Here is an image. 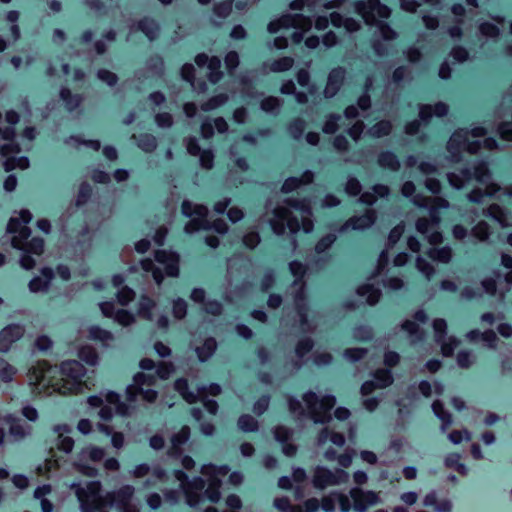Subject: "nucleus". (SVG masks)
Returning a JSON list of instances; mask_svg holds the SVG:
<instances>
[{"label":"nucleus","instance_id":"1","mask_svg":"<svg viewBox=\"0 0 512 512\" xmlns=\"http://www.w3.org/2000/svg\"><path fill=\"white\" fill-rule=\"evenodd\" d=\"M85 367L76 360L63 362L59 368L40 362L29 371V382L39 392L63 395L82 392L86 387Z\"/></svg>","mask_w":512,"mask_h":512},{"label":"nucleus","instance_id":"2","mask_svg":"<svg viewBox=\"0 0 512 512\" xmlns=\"http://www.w3.org/2000/svg\"><path fill=\"white\" fill-rule=\"evenodd\" d=\"M72 488L76 489V496L82 512H104L108 503L110 507H115L119 512H137L132 501L133 489L130 486L122 488L108 501L104 500L99 494V482H88L85 486L73 484Z\"/></svg>","mask_w":512,"mask_h":512},{"label":"nucleus","instance_id":"3","mask_svg":"<svg viewBox=\"0 0 512 512\" xmlns=\"http://www.w3.org/2000/svg\"><path fill=\"white\" fill-rule=\"evenodd\" d=\"M228 470L225 466L214 467L204 466L202 474L207 478L208 487L204 491V482L198 478L193 482H186V477L181 471H176L173 475L178 486L182 489V494L190 507H197L204 503L207 498L210 502H216L219 499L217 488L221 482L220 477L225 476Z\"/></svg>","mask_w":512,"mask_h":512},{"label":"nucleus","instance_id":"4","mask_svg":"<svg viewBox=\"0 0 512 512\" xmlns=\"http://www.w3.org/2000/svg\"><path fill=\"white\" fill-rule=\"evenodd\" d=\"M31 220V214L28 210H22L19 217H12L8 223V232L14 234L12 244L15 248L22 249L25 254L21 258V266L24 269H31L34 267V260L28 255L29 253L40 255L43 251V241L41 239L33 238L27 241L29 236V229L27 224Z\"/></svg>","mask_w":512,"mask_h":512},{"label":"nucleus","instance_id":"5","mask_svg":"<svg viewBox=\"0 0 512 512\" xmlns=\"http://www.w3.org/2000/svg\"><path fill=\"white\" fill-rule=\"evenodd\" d=\"M350 496L353 500V505L351 504L348 496L341 493H332L323 498L322 509L325 512H333L335 510V503H338L342 512H349L352 508L356 512H364L369 507L381 502L379 493L364 491L360 488L351 489Z\"/></svg>","mask_w":512,"mask_h":512},{"label":"nucleus","instance_id":"6","mask_svg":"<svg viewBox=\"0 0 512 512\" xmlns=\"http://www.w3.org/2000/svg\"><path fill=\"white\" fill-rule=\"evenodd\" d=\"M310 211L302 207L294 206V211L286 208H279L275 211L274 218L271 220V226L276 234H281L287 227L292 233L303 230L308 233L312 230L313 224L309 218Z\"/></svg>","mask_w":512,"mask_h":512},{"label":"nucleus","instance_id":"7","mask_svg":"<svg viewBox=\"0 0 512 512\" xmlns=\"http://www.w3.org/2000/svg\"><path fill=\"white\" fill-rule=\"evenodd\" d=\"M413 201L415 204L419 206L427 207L431 217V221H428L424 218L419 219L417 222V230L420 233L427 235V238L431 245H436L440 243L442 240V236L436 230V226L440 220V210L445 209L448 206L447 201L438 197L422 200L418 196H415Z\"/></svg>","mask_w":512,"mask_h":512},{"label":"nucleus","instance_id":"8","mask_svg":"<svg viewBox=\"0 0 512 512\" xmlns=\"http://www.w3.org/2000/svg\"><path fill=\"white\" fill-rule=\"evenodd\" d=\"M140 367L144 372L134 376L133 384L127 387V398L130 402H134L140 395L148 402L156 398V392L150 387L155 385L156 378L151 373L154 369V363L150 359H143Z\"/></svg>","mask_w":512,"mask_h":512},{"label":"nucleus","instance_id":"9","mask_svg":"<svg viewBox=\"0 0 512 512\" xmlns=\"http://www.w3.org/2000/svg\"><path fill=\"white\" fill-rule=\"evenodd\" d=\"M305 408L298 402L291 401L290 408L296 412L298 410L307 411L315 422H325L330 418L329 410L333 407L335 399L332 396H316L314 393L305 394L303 397Z\"/></svg>","mask_w":512,"mask_h":512},{"label":"nucleus","instance_id":"10","mask_svg":"<svg viewBox=\"0 0 512 512\" xmlns=\"http://www.w3.org/2000/svg\"><path fill=\"white\" fill-rule=\"evenodd\" d=\"M358 13L368 25H376L380 34L385 39L393 37V31L384 23V19L390 16V9L381 5L378 0H368L366 4L356 7Z\"/></svg>","mask_w":512,"mask_h":512},{"label":"nucleus","instance_id":"11","mask_svg":"<svg viewBox=\"0 0 512 512\" xmlns=\"http://www.w3.org/2000/svg\"><path fill=\"white\" fill-rule=\"evenodd\" d=\"M182 212L191 218V221L185 226L187 233L209 228H213L219 233H224L227 230V226L222 220H216L212 226L209 225L206 220L207 209L204 206L193 205L191 202L185 201L182 204Z\"/></svg>","mask_w":512,"mask_h":512},{"label":"nucleus","instance_id":"12","mask_svg":"<svg viewBox=\"0 0 512 512\" xmlns=\"http://www.w3.org/2000/svg\"><path fill=\"white\" fill-rule=\"evenodd\" d=\"M87 401L92 408L100 409L98 415L105 421L112 418L114 411L123 416L128 414V407L119 401V396L114 392L90 396Z\"/></svg>","mask_w":512,"mask_h":512},{"label":"nucleus","instance_id":"13","mask_svg":"<svg viewBox=\"0 0 512 512\" xmlns=\"http://www.w3.org/2000/svg\"><path fill=\"white\" fill-rule=\"evenodd\" d=\"M311 27V21L303 16H284L279 20L272 21L268 25V31L270 33H277L280 30L284 31V34H288V31L293 28L294 31L291 36L293 41L298 43L303 38V33L309 30Z\"/></svg>","mask_w":512,"mask_h":512},{"label":"nucleus","instance_id":"14","mask_svg":"<svg viewBox=\"0 0 512 512\" xmlns=\"http://www.w3.org/2000/svg\"><path fill=\"white\" fill-rule=\"evenodd\" d=\"M472 178H475L477 182L481 186H484L485 188V194L486 195H493L497 191V187L493 183H488V180L490 178L488 174L487 167L484 163H480L474 168L473 173L470 172H464L463 173V179H460L456 174L452 173L448 176L449 182L452 186L455 188H462L465 186L466 182L470 181Z\"/></svg>","mask_w":512,"mask_h":512},{"label":"nucleus","instance_id":"15","mask_svg":"<svg viewBox=\"0 0 512 512\" xmlns=\"http://www.w3.org/2000/svg\"><path fill=\"white\" fill-rule=\"evenodd\" d=\"M349 475L344 470L337 469L331 472L325 468L318 467L315 471L313 483L317 488H326L332 485H338L347 482Z\"/></svg>","mask_w":512,"mask_h":512},{"label":"nucleus","instance_id":"16","mask_svg":"<svg viewBox=\"0 0 512 512\" xmlns=\"http://www.w3.org/2000/svg\"><path fill=\"white\" fill-rule=\"evenodd\" d=\"M176 390L181 394V396L189 403L196 402L197 399L200 400L205 410L210 414L214 415L217 410V404L214 401H210L206 399V393L204 390H198L197 394L186 391L187 382L185 380H178L175 383Z\"/></svg>","mask_w":512,"mask_h":512},{"label":"nucleus","instance_id":"17","mask_svg":"<svg viewBox=\"0 0 512 512\" xmlns=\"http://www.w3.org/2000/svg\"><path fill=\"white\" fill-rule=\"evenodd\" d=\"M1 154L5 157V169L6 171H10L16 168L21 170L26 169L29 165V161L25 157H18L19 149L17 145L14 144L13 141L9 142L1 146L0 148Z\"/></svg>","mask_w":512,"mask_h":512},{"label":"nucleus","instance_id":"18","mask_svg":"<svg viewBox=\"0 0 512 512\" xmlns=\"http://www.w3.org/2000/svg\"><path fill=\"white\" fill-rule=\"evenodd\" d=\"M9 425L10 433L15 437H22L26 434V429L15 421L6 411L0 410V445L4 439V429Z\"/></svg>","mask_w":512,"mask_h":512},{"label":"nucleus","instance_id":"19","mask_svg":"<svg viewBox=\"0 0 512 512\" xmlns=\"http://www.w3.org/2000/svg\"><path fill=\"white\" fill-rule=\"evenodd\" d=\"M275 507L282 512H317L319 503L317 499H309L304 504V509L300 506H290L285 498L276 499Z\"/></svg>","mask_w":512,"mask_h":512},{"label":"nucleus","instance_id":"20","mask_svg":"<svg viewBox=\"0 0 512 512\" xmlns=\"http://www.w3.org/2000/svg\"><path fill=\"white\" fill-rule=\"evenodd\" d=\"M156 261L163 267L166 275L176 276L178 274V256L174 253L164 250L157 251Z\"/></svg>","mask_w":512,"mask_h":512},{"label":"nucleus","instance_id":"21","mask_svg":"<svg viewBox=\"0 0 512 512\" xmlns=\"http://www.w3.org/2000/svg\"><path fill=\"white\" fill-rule=\"evenodd\" d=\"M100 309L104 316L114 318L119 324L127 326L133 322L134 317L125 310L114 312V305L111 302L100 303Z\"/></svg>","mask_w":512,"mask_h":512},{"label":"nucleus","instance_id":"22","mask_svg":"<svg viewBox=\"0 0 512 512\" xmlns=\"http://www.w3.org/2000/svg\"><path fill=\"white\" fill-rule=\"evenodd\" d=\"M198 67L202 68L207 64L209 70V79L212 83H216L220 79V60L216 57L208 58L205 54H199L195 58Z\"/></svg>","mask_w":512,"mask_h":512},{"label":"nucleus","instance_id":"23","mask_svg":"<svg viewBox=\"0 0 512 512\" xmlns=\"http://www.w3.org/2000/svg\"><path fill=\"white\" fill-rule=\"evenodd\" d=\"M23 334V329L18 325L4 328L0 332V351H7L11 344L18 340Z\"/></svg>","mask_w":512,"mask_h":512},{"label":"nucleus","instance_id":"24","mask_svg":"<svg viewBox=\"0 0 512 512\" xmlns=\"http://www.w3.org/2000/svg\"><path fill=\"white\" fill-rule=\"evenodd\" d=\"M55 432L58 435L56 443L57 448L65 453L71 452L74 446V441L70 436H68L71 432L70 427L66 424L57 425L55 427Z\"/></svg>","mask_w":512,"mask_h":512},{"label":"nucleus","instance_id":"25","mask_svg":"<svg viewBox=\"0 0 512 512\" xmlns=\"http://www.w3.org/2000/svg\"><path fill=\"white\" fill-rule=\"evenodd\" d=\"M375 380L376 383H374L373 381H367L362 385L361 391L364 395L371 393L375 387L384 388L390 385L392 382V378L389 371L384 369L378 370L376 372Z\"/></svg>","mask_w":512,"mask_h":512},{"label":"nucleus","instance_id":"26","mask_svg":"<svg viewBox=\"0 0 512 512\" xmlns=\"http://www.w3.org/2000/svg\"><path fill=\"white\" fill-rule=\"evenodd\" d=\"M468 133L466 131H458L453 134V136L449 140V148L453 149L454 147H460L462 149H467L469 152H476L479 143L478 141L470 142L467 139Z\"/></svg>","mask_w":512,"mask_h":512},{"label":"nucleus","instance_id":"27","mask_svg":"<svg viewBox=\"0 0 512 512\" xmlns=\"http://www.w3.org/2000/svg\"><path fill=\"white\" fill-rule=\"evenodd\" d=\"M124 282V279L120 275H115L113 278V286L117 289V299L121 305L128 304L134 297V292L127 286L119 288Z\"/></svg>","mask_w":512,"mask_h":512},{"label":"nucleus","instance_id":"28","mask_svg":"<svg viewBox=\"0 0 512 512\" xmlns=\"http://www.w3.org/2000/svg\"><path fill=\"white\" fill-rule=\"evenodd\" d=\"M52 280V271L48 268L41 271V277L32 279L29 283V289L32 292L43 291L48 287V284Z\"/></svg>","mask_w":512,"mask_h":512},{"label":"nucleus","instance_id":"29","mask_svg":"<svg viewBox=\"0 0 512 512\" xmlns=\"http://www.w3.org/2000/svg\"><path fill=\"white\" fill-rule=\"evenodd\" d=\"M343 79V71L342 70H333L328 78V83L325 88V96L332 97L335 94V91L338 89L339 83Z\"/></svg>","mask_w":512,"mask_h":512},{"label":"nucleus","instance_id":"30","mask_svg":"<svg viewBox=\"0 0 512 512\" xmlns=\"http://www.w3.org/2000/svg\"><path fill=\"white\" fill-rule=\"evenodd\" d=\"M331 22L335 27H344L347 31H355L358 29L359 24L357 21L351 18L343 19L339 13L331 14Z\"/></svg>","mask_w":512,"mask_h":512},{"label":"nucleus","instance_id":"31","mask_svg":"<svg viewBox=\"0 0 512 512\" xmlns=\"http://www.w3.org/2000/svg\"><path fill=\"white\" fill-rule=\"evenodd\" d=\"M374 222V215L371 210H367L366 213L355 219H351L347 223V227H351L353 229H364L370 226Z\"/></svg>","mask_w":512,"mask_h":512},{"label":"nucleus","instance_id":"32","mask_svg":"<svg viewBox=\"0 0 512 512\" xmlns=\"http://www.w3.org/2000/svg\"><path fill=\"white\" fill-rule=\"evenodd\" d=\"M50 492L51 487L49 485L38 487L34 492V497L40 500L42 512H52V504L44 498Z\"/></svg>","mask_w":512,"mask_h":512},{"label":"nucleus","instance_id":"33","mask_svg":"<svg viewBox=\"0 0 512 512\" xmlns=\"http://www.w3.org/2000/svg\"><path fill=\"white\" fill-rule=\"evenodd\" d=\"M79 358L90 366L98 363V354L91 346H83L78 352Z\"/></svg>","mask_w":512,"mask_h":512},{"label":"nucleus","instance_id":"34","mask_svg":"<svg viewBox=\"0 0 512 512\" xmlns=\"http://www.w3.org/2000/svg\"><path fill=\"white\" fill-rule=\"evenodd\" d=\"M447 113V106L442 103H438L435 106H425L420 111V117L423 120H426L431 115H436L438 117L443 116Z\"/></svg>","mask_w":512,"mask_h":512},{"label":"nucleus","instance_id":"35","mask_svg":"<svg viewBox=\"0 0 512 512\" xmlns=\"http://www.w3.org/2000/svg\"><path fill=\"white\" fill-rule=\"evenodd\" d=\"M89 335L91 339L99 341L105 345L113 340V335L109 331L103 330L99 327H91Z\"/></svg>","mask_w":512,"mask_h":512},{"label":"nucleus","instance_id":"36","mask_svg":"<svg viewBox=\"0 0 512 512\" xmlns=\"http://www.w3.org/2000/svg\"><path fill=\"white\" fill-rule=\"evenodd\" d=\"M358 293L366 297V300L369 304H374L379 300L380 292L378 289L374 288L373 286L366 285L359 289Z\"/></svg>","mask_w":512,"mask_h":512},{"label":"nucleus","instance_id":"37","mask_svg":"<svg viewBox=\"0 0 512 512\" xmlns=\"http://www.w3.org/2000/svg\"><path fill=\"white\" fill-rule=\"evenodd\" d=\"M216 348V342L214 339H207L202 347L197 348V354L201 361L209 358Z\"/></svg>","mask_w":512,"mask_h":512},{"label":"nucleus","instance_id":"38","mask_svg":"<svg viewBox=\"0 0 512 512\" xmlns=\"http://www.w3.org/2000/svg\"><path fill=\"white\" fill-rule=\"evenodd\" d=\"M429 257L432 260L447 263L451 258V250L448 247H443L441 249L433 248L429 251Z\"/></svg>","mask_w":512,"mask_h":512},{"label":"nucleus","instance_id":"39","mask_svg":"<svg viewBox=\"0 0 512 512\" xmlns=\"http://www.w3.org/2000/svg\"><path fill=\"white\" fill-rule=\"evenodd\" d=\"M387 193H388V188L386 186L378 185L373 188V194H371L369 192H365L361 196V201L366 204H372L376 199L375 195L383 197V196L387 195Z\"/></svg>","mask_w":512,"mask_h":512},{"label":"nucleus","instance_id":"40","mask_svg":"<svg viewBox=\"0 0 512 512\" xmlns=\"http://www.w3.org/2000/svg\"><path fill=\"white\" fill-rule=\"evenodd\" d=\"M104 456V450L98 447H90L81 452V461L89 459L92 462L100 461Z\"/></svg>","mask_w":512,"mask_h":512},{"label":"nucleus","instance_id":"41","mask_svg":"<svg viewBox=\"0 0 512 512\" xmlns=\"http://www.w3.org/2000/svg\"><path fill=\"white\" fill-rule=\"evenodd\" d=\"M329 437V441L336 445L337 447H341L344 444V437L341 434L334 433V432H328L326 429L320 436L319 442L321 444H325L327 442V439Z\"/></svg>","mask_w":512,"mask_h":512},{"label":"nucleus","instance_id":"42","mask_svg":"<svg viewBox=\"0 0 512 512\" xmlns=\"http://www.w3.org/2000/svg\"><path fill=\"white\" fill-rule=\"evenodd\" d=\"M15 372L16 370L13 366L0 359V383L10 381Z\"/></svg>","mask_w":512,"mask_h":512},{"label":"nucleus","instance_id":"43","mask_svg":"<svg viewBox=\"0 0 512 512\" xmlns=\"http://www.w3.org/2000/svg\"><path fill=\"white\" fill-rule=\"evenodd\" d=\"M141 265H142V268L144 271L146 272H152L153 274V278L154 280L159 284L162 279H163V276H162V273H161V269L160 267H157L155 268L154 267V263L151 259H144L142 262H141Z\"/></svg>","mask_w":512,"mask_h":512},{"label":"nucleus","instance_id":"44","mask_svg":"<svg viewBox=\"0 0 512 512\" xmlns=\"http://www.w3.org/2000/svg\"><path fill=\"white\" fill-rule=\"evenodd\" d=\"M432 408L435 415L442 421L443 429H445L446 426L450 425L451 417L449 414L444 412L442 405L439 401H435L432 405Z\"/></svg>","mask_w":512,"mask_h":512},{"label":"nucleus","instance_id":"45","mask_svg":"<svg viewBox=\"0 0 512 512\" xmlns=\"http://www.w3.org/2000/svg\"><path fill=\"white\" fill-rule=\"evenodd\" d=\"M311 179H312V175L310 173H306L303 176L302 180H299L297 178L287 179L285 181V183L283 184V191L289 192V191L293 190L294 188L298 187L301 182L309 183L311 181Z\"/></svg>","mask_w":512,"mask_h":512},{"label":"nucleus","instance_id":"46","mask_svg":"<svg viewBox=\"0 0 512 512\" xmlns=\"http://www.w3.org/2000/svg\"><path fill=\"white\" fill-rule=\"evenodd\" d=\"M478 336L482 338V340L489 346L494 347V341L496 340V335L493 332H485L479 334L477 331H472L468 334V337L471 340H475Z\"/></svg>","mask_w":512,"mask_h":512},{"label":"nucleus","instance_id":"47","mask_svg":"<svg viewBox=\"0 0 512 512\" xmlns=\"http://www.w3.org/2000/svg\"><path fill=\"white\" fill-rule=\"evenodd\" d=\"M419 389L426 397L430 396L432 393L440 394L442 392V387L438 383H434L432 386L425 381L420 383Z\"/></svg>","mask_w":512,"mask_h":512},{"label":"nucleus","instance_id":"48","mask_svg":"<svg viewBox=\"0 0 512 512\" xmlns=\"http://www.w3.org/2000/svg\"><path fill=\"white\" fill-rule=\"evenodd\" d=\"M238 425L240 429L243 431H253L257 426L254 418L249 415H244L240 417Z\"/></svg>","mask_w":512,"mask_h":512},{"label":"nucleus","instance_id":"49","mask_svg":"<svg viewBox=\"0 0 512 512\" xmlns=\"http://www.w3.org/2000/svg\"><path fill=\"white\" fill-rule=\"evenodd\" d=\"M189 437V428L183 427L179 433L173 436L172 438V445L173 449L177 450V448L183 444Z\"/></svg>","mask_w":512,"mask_h":512},{"label":"nucleus","instance_id":"50","mask_svg":"<svg viewBox=\"0 0 512 512\" xmlns=\"http://www.w3.org/2000/svg\"><path fill=\"white\" fill-rule=\"evenodd\" d=\"M391 125L388 122L382 121L377 123L374 127L371 129V134L376 137H381L383 135H386L390 132Z\"/></svg>","mask_w":512,"mask_h":512},{"label":"nucleus","instance_id":"51","mask_svg":"<svg viewBox=\"0 0 512 512\" xmlns=\"http://www.w3.org/2000/svg\"><path fill=\"white\" fill-rule=\"evenodd\" d=\"M379 161L382 166H385V167H388L391 169H396L398 166V161H397L396 157L391 153H386V154L381 155Z\"/></svg>","mask_w":512,"mask_h":512},{"label":"nucleus","instance_id":"52","mask_svg":"<svg viewBox=\"0 0 512 512\" xmlns=\"http://www.w3.org/2000/svg\"><path fill=\"white\" fill-rule=\"evenodd\" d=\"M58 466V459L55 458V455H52L51 458L47 459L44 463V466L38 467V472L41 475H45L49 471L55 469Z\"/></svg>","mask_w":512,"mask_h":512},{"label":"nucleus","instance_id":"53","mask_svg":"<svg viewBox=\"0 0 512 512\" xmlns=\"http://www.w3.org/2000/svg\"><path fill=\"white\" fill-rule=\"evenodd\" d=\"M154 307V304L151 300L147 298H142L140 301V312L148 319H153V313L150 309Z\"/></svg>","mask_w":512,"mask_h":512},{"label":"nucleus","instance_id":"54","mask_svg":"<svg viewBox=\"0 0 512 512\" xmlns=\"http://www.w3.org/2000/svg\"><path fill=\"white\" fill-rule=\"evenodd\" d=\"M293 64V60L291 58L285 57L276 61L272 64L273 71H285L288 70Z\"/></svg>","mask_w":512,"mask_h":512},{"label":"nucleus","instance_id":"55","mask_svg":"<svg viewBox=\"0 0 512 512\" xmlns=\"http://www.w3.org/2000/svg\"><path fill=\"white\" fill-rule=\"evenodd\" d=\"M446 464L449 467H455L458 472L464 474L466 473V468L464 465L459 464V455L452 454L446 458Z\"/></svg>","mask_w":512,"mask_h":512},{"label":"nucleus","instance_id":"56","mask_svg":"<svg viewBox=\"0 0 512 512\" xmlns=\"http://www.w3.org/2000/svg\"><path fill=\"white\" fill-rule=\"evenodd\" d=\"M448 438L452 443L459 444L463 440H469L470 434L466 430L465 431H454L449 434Z\"/></svg>","mask_w":512,"mask_h":512},{"label":"nucleus","instance_id":"57","mask_svg":"<svg viewBox=\"0 0 512 512\" xmlns=\"http://www.w3.org/2000/svg\"><path fill=\"white\" fill-rule=\"evenodd\" d=\"M173 372V367L170 364L163 363L158 366L156 370L157 377L160 379H167L170 374Z\"/></svg>","mask_w":512,"mask_h":512},{"label":"nucleus","instance_id":"58","mask_svg":"<svg viewBox=\"0 0 512 512\" xmlns=\"http://www.w3.org/2000/svg\"><path fill=\"white\" fill-rule=\"evenodd\" d=\"M473 232L478 239L483 240L488 236V226L481 222L473 229Z\"/></svg>","mask_w":512,"mask_h":512},{"label":"nucleus","instance_id":"59","mask_svg":"<svg viewBox=\"0 0 512 512\" xmlns=\"http://www.w3.org/2000/svg\"><path fill=\"white\" fill-rule=\"evenodd\" d=\"M225 101H226V97L223 95H219V96L211 99L208 103H206L203 106V109L205 111L212 110V109L220 106L221 104H223Z\"/></svg>","mask_w":512,"mask_h":512},{"label":"nucleus","instance_id":"60","mask_svg":"<svg viewBox=\"0 0 512 512\" xmlns=\"http://www.w3.org/2000/svg\"><path fill=\"white\" fill-rule=\"evenodd\" d=\"M173 312L176 318H182L186 314V303L182 300H178L174 303Z\"/></svg>","mask_w":512,"mask_h":512},{"label":"nucleus","instance_id":"61","mask_svg":"<svg viewBox=\"0 0 512 512\" xmlns=\"http://www.w3.org/2000/svg\"><path fill=\"white\" fill-rule=\"evenodd\" d=\"M417 267L428 278L431 276L433 272V267L429 263H426L425 260L422 258L417 259Z\"/></svg>","mask_w":512,"mask_h":512},{"label":"nucleus","instance_id":"62","mask_svg":"<svg viewBox=\"0 0 512 512\" xmlns=\"http://www.w3.org/2000/svg\"><path fill=\"white\" fill-rule=\"evenodd\" d=\"M456 344H457L456 341L452 338H449L448 341H442L441 349H442L443 355H445V356L451 355Z\"/></svg>","mask_w":512,"mask_h":512},{"label":"nucleus","instance_id":"63","mask_svg":"<svg viewBox=\"0 0 512 512\" xmlns=\"http://www.w3.org/2000/svg\"><path fill=\"white\" fill-rule=\"evenodd\" d=\"M400 499L403 503H405L407 505H413L417 502L418 495L416 492H412V491L405 492V493L401 494Z\"/></svg>","mask_w":512,"mask_h":512},{"label":"nucleus","instance_id":"64","mask_svg":"<svg viewBox=\"0 0 512 512\" xmlns=\"http://www.w3.org/2000/svg\"><path fill=\"white\" fill-rule=\"evenodd\" d=\"M99 78L106 82L108 85H113L116 82V76L107 70H101L98 73Z\"/></svg>","mask_w":512,"mask_h":512}]
</instances>
